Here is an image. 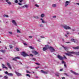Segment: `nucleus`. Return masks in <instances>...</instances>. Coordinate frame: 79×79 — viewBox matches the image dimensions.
Wrapping results in <instances>:
<instances>
[{
  "mask_svg": "<svg viewBox=\"0 0 79 79\" xmlns=\"http://www.w3.org/2000/svg\"><path fill=\"white\" fill-rule=\"evenodd\" d=\"M72 54H75V55H77L79 56V52H69L68 53H66V55L68 56H73Z\"/></svg>",
  "mask_w": 79,
  "mask_h": 79,
  "instance_id": "nucleus-1",
  "label": "nucleus"
},
{
  "mask_svg": "<svg viewBox=\"0 0 79 79\" xmlns=\"http://www.w3.org/2000/svg\"><path fill=\"white\" fill-rule=\"evenodd\" d=\"M62 27L66 30H67V29H71V28L69 26H68L67 25H62Z\"/></svg>",
  "mask_w": 79,
  "mask_h": 79,
  "instance_id": "nucleus-2",
  "label": "nucleus"
},
{
  "mask_svg": "<svg viewBox=\"0 0 79 79\" xmlns=\"http://www.w3.org/2000/svg\"><path fill=\"white\" fill-rule=\"evenodd\" d=\"M49 48L50 49L51 52H55V50L54 49V48L51 46H49Z\"/></svg>",
  "mask_w": 79,
  "mask_h": 79,
  "instance_id": "nucleus-3",
  "label": "nucleus"
},
{
  "mask_svg": "<svg viewBox=\"0 0 79 79\" xmlns=\"http://www.w3.org/2000/svg\"><path fill=\"white\" fill-rule=\"evenodd\" d=\"M49 48V46L48 45H45V47L43 48V51H45L47 50L48 48Z\"/></svg>",
  "mask_w": 79,
  "mask_h": 79,
  "instance_id": "nucleus-4",
  "label": "nucleus"
},
{
  "mask_svg": "<svg viewBox=\"0 0 79 79\" xmlns=\"http://www.w3.org/2000/svg\"><path fill=\"white\" fill-rule=\"evenodd\" d=\"M5 73L6 74H7L8 76H13V73H8L7 71L5 72Z\"/></svg>",
  "mask_w": 79,
  "mask_h": 79,
  "instance_id": "nucleus-5",
  "label": "nucleus"
},
{
  "mask_svg": "<svg viewBox=\"0 0 79 79\" xmlns=\"http://www.w3.org/2000/svg\"><path fill=\"white\" fill-rule=\"evenodd\" d=\"M22 55L24 57H26V56H29L26 53L24 52H23L22 53Z\"/></svg>",
  "mask_w": 79,
  "mask_h": 79,
  "instance_id": "nucleus-6",
  "label": "nucleus"
},
{
  "mask_svg": "<svg viewBox=\"0 0 79 79\" xmlns=\"http://www.w3.org/2000/svg\"><path fill=\"white\" fill-rule=\"evenodd\" d=\"M57 58L59 59L60 60H63V59H64V57L60 55H58L57 56Z\"/></svg>",
  "mask_w": 79,
  "mask_h": 79,
  "instance_id": "nucleus-7",
  "label": "nucleus"
},
{
  "mask_svg": "<svg viewBox=\"0 0 79 79\" xmlns=\"http://www.w3.org/2000/svg\"><path fill=\"white\" fill-rule=\"evenodd\" d=\"M12 22L13 24L15 26H17V23H16V21L15 20H13L12 21Z\"/></svg>",
  "mask_w": 79,
  "mask_h": 79,
  "instance_id": "nucleus-8",
  "label": "nucleus"
},
{
  "mask_svg": "<svg viewBox=\"0 0 79 79\" xmlns=\"http://www.w3.org/2000/svg\"><path fill=\"white\" fill-rule=\"evenodd\" d=\"M70 72H71L73 74H75V75H77V76H78V75H79V73H76L73 70H70Z\"/></svg>",
  "mask_w": 79,
  "mask_h": 79,
  "instance_id": "nucleus-9",
  "label": "nucleus"
},
{
  "mask_svg": "<svg viewBox=\"0 0 79 79\" xmlns=\"http://www.w3.org/2000/svg\"><path fill=\"white\" fill-rule=\"evenodd\" d=\"M15 74L17 75V76H22V75H21V74L19 73V72H15Z\"/></svg>",
  "mask_w": 79,
  "mask_h": 79,
  "instance_id": "nucleus-10",
  "label": "nucleus"
},
{
  "mask_svg": "<svg viewBox=\"0 0 79 79\" xmlns=\"http://www.w3.org/2000/svg\"><path fill=\"white\" fill-rule=\"evenodd\" d=\"M69 3H70V2L69 1H67L65 2V6L66 7V6H67L69 4Z\"/></svg>",
  "mask_w": 79,
  "mask_h": 79,
  "instance_id": "nucleus-11",
  "label": "nucleus"
},
{
  "mask_svg": "<svg viewBox=\"0 0 79 79\" xmlns=\"http://www.w3.org/2000/svg\"><path fill=\"white\" fill-rule=\"evenodd\" d=\"M41 72L42 73H43L44 74H48V71L45 72V71H44L43 70H42L41 71Z\"/></svg>",
  "mask_w": 79,
  "mask_h": 79,
  "instance_id": "nucleus-12",
  "label": "nucleus"
},
{
  "mask_svg": "<svg viewBox=\"0 0 79 79\" xmlns=\"http://www.w3.org/2000/svg\"><path fill=\"white\" fill-rule=\"evenodd\" d=\"M7 64L8 66V67L10 69H11V67L10 65V63L7 62Z\"/></svg>",
  "mask_w": 79,
  "mask_h": 79,
  "instance_id": "nucleus-13",
  "label": "nucleus"
},
{
  "mask_svg": "<svg viewBox=\"0 0 79 79\" xmlns=\"http://www.w3.org/2000/svg\"><path fill=\"white\" fill-rule=\"evenodd\" d=\"M2 66L3 67V69L5 68L6 69H8V68H7V67H6L5 66V65L4 64H2Z\"/></svg>",
  "mask_w": 79,
  "mask_h": 79,
  "instance_id": "nucleus-14",
  "label": "nucleus"
},
{
  "mask_svg": "<svg viewBox=\"0 0 79 79\" xmlns=\"http://www.w3.org/2000/svg\"><path fill=\"white\" fill-rule=\"evenodd\" d=\"M33 53H34V54H35V55H37L38 54V52H37L36 51H33L32 52Z\"/></svg>",
  "mask_w": 79,
  "mask_h": 79,
  "instance_id": "nucleus-15",
  "label": "nucleus"
},
{
  "mask_svg": "<svg viewBox=\"0 0 79 79\" xmlns=\"http://www.w3.org/2000/svg\"><path fill=\"white\" fill-rule=\"evenodd\" d=\"M71 41H72V42H74V43H77V41H76V40L74 39H72Z\"/></svg>",
  "mask_w": 79,
  "mask_h": 79,
  "instance_id": "nucleus-16",
  "label": "nucleus"
},
{
  "mask_svg": "<svg viewBox=\"0 0 79 79\" xmlns=\"http://www.w3.org/2000/svg\"><path fill=\"white\" fill-rule=\"evenodd\" d=\"M52 6L53 8H56V4H53L52 5Z\"/></svg>",
  "mask_w": 79,
  "mask_h": 79,
  "instance_id": "nucleus-17",
  "label": "nucleus"
},
{
  "mask_svg": "<svg viewBox=\"0 0 79 79\" xmlns=\"http://www.w3.org/2000/svg\"><path fill=\"white\" fill-rule=\"evenodd\" d=\"M0 52H2V53H5V50H0Z\"/></svg>",
  "mask_w": 79,
  "mask_h": 79,
  "instance_id": "nucleus-18",
  "label": "nucleus"
},
{
  "mask_svg": "<svg viewBox=\"0 0 79 79\" xmlns=\"http://www.w3.org/2000/svg\"><path fill=\"white\" fill-rule=\"evenodd\" d=\"M41 18H44L45 16V14H42L41 16H40Z\"/></svg>",
  "mask_w": 79,
  "mask_h": 79,
  "instance_id": "nucleus-19",
  "label": "nucleus"
},
{
  "mask_svg": "<svg viewBox=\"0 0 79 79\" xmlns=\"http://www.w3.org/2000/svg\"><path fill=\"white\" fill-rule=\"evenodd\" d=\"M73 48H74V49H79V47L77 46L76 47H73Z\"/></svg>",
  "mask_w": 79,
  "mask_h": 79,
  "instance_id": "nucleus-20",
  "label": "nucleus"
},
{
  "mask_svg": "<svg viewBox=\"0 0 79 79\" xmlns=\"http://www.w3.org/2000/svg\"><path fill=\"white\" fill-rule=\"evenodd\" d=\"M40 20H41V21H42V22L43 23H46L44 21V20H43V19H41Z\"/></svg>",
  "mask_w": 79,
  "mask_h": 79,
  "instance_id": "nucleus-21",
  "label": "nucleus"
},
{
  "mask_svg": "<svg viewBox=\"0 0 79 79\" xmlns=\"http://www.w3.org/2000/svg\"><path fill=\"white\" fill-rule=\"evenodd\" d=\"M62 47H63L64 48V49L65 50H67V48L64 47V46H62Z\"/></svg>",
  "mask_w": 79,
  "mask_h": 79,
  "instance_id": "nucleus-22",
  "label": "nucleus"
},
{
  "mask_svg": "<svg viewBox=\"0 0 79 79\" xmlns=\"http://www.w3.org/2000/svg\"><path fill=\"white\" fill-rule=\"evenodd\" d=\"M29 48H31V49H32L33 50H34V48L32 46H29Z\"/></svg>",
  "mask_w": 79,
  "mask_h": 79,
  "instance_id": "nucleus-23",
  "label": "nucleus"
},
{
  "mask_svg": "<svg viewBox=\"0 0 79 79\" xmlns=\"http://www.w3.org/2000/svg\"><path fill=\"white\" fill-rule=\"evenodd\" d=\"M35 6H36V7H37V8H39V6L37 4H35Z\"/></svg>",
  "mask_w": 79,
  "mask_h": 79,
  "instance_id": "nucleus-24",
  "label": "nucleus"
},
{
  "mask_svg": "<svg viewBox=\"0 0 79 79\" xmlns=\"http://www.w3.org/2000/svg\"><path fill=\"white\" fill-rule=\"evenodd\" d=\"M40 26L41 27H44V25H43L42 24H40Z\"/></svg>",
  "mask_w": 79,
  "mask_h": 79,
  "instance_id": "nucleus-25",
  "label": "nucleus"
},
{
  "mask_svg": "<svg viewBox=\"0 0 79 79\" xmlns=\"http://www.w3.org/2000/svg\"><path fill=\"white\" fill-rule=\"evenodd\" d=\"M25 7H26V8H28V7H29V5H25Z\"/></svg>",
  "mask_w": 79,
  "mask_h": 79,
  "instance_id": "nucleus-26",
  "label": "nucleus"
},
{
  "mask_svg": "<svg viewBox=\"0 0 79 79\" xmlns=\"http://www.w3.org/2000/svg\"><path fill=\"white\" fill-rule=\"evenodd\" d=\"M3 16L4 17H7V18L8 17V15H4Z\"/></svg>",
  "mask_w": 79,
  "mask_h": 79,
  "instance_id": "nucleus-27",
  "label": "nucleus"
},
{
  "mask_svg": "<svg viewBox=\"0 0 79 79\" xmlns=\"http://www.w3.org/2000/svg\"><path fill=\"white\" fill-rule=\"evenodd\" d=\"M15 2L16 3H18V0H15Z\"/></svg>",
  "mask_w": 79,
  "mask_h": 79,
  "instance_id": "nucleus-28",
  "label": "nucleus"
},
{
  "mask_svg": "<svg viewBox=\"0 0 79 79\" xmlns=\"http://www.w3.org/2000/svg\"><path fill=\"white\" fill-rule=\"evenodd\" d=\"M59 75H60V74H59V73H56V76H59Z\"/></svg>",
  "mask_w": 79,
  "mask_h": 79,
  "instance_id": "nucleus-29",
  "label": "nucleus"
},
{
  "mask_svg": "<svg viewBox=\"0 0 79 79\" xmlns=\"http://www.w3.org/2000/svg\"><path fill=\"white\" fill-rule=\"evenodd\" d=\"M4 77V79H8V77H7V76H5Z\"/></svg>",
  "mask_w": 79,
  "mask_h": 79,
  "instance_id": "nucleus-30",
  "label": "nucleus"
},
{
  "mask_svg": "<svg viewBox=\"0 0 79 79\" xmlns=\"http://www.w3.org/2000/svg\"><path fill=\"white\" fill-rule=\"evenodd\" d=\"M13 60H14V61H16V57L15 58H14L12 59Z\"/></svg>",
  "mask_w": 79,
  "mask_h": 79,
  "instance_id": "nucleus-31",
  "label": "nucleus"
},
{
  "mask_svg": "<svg viewBox=\"0 0 79 79\" xmlns=\"http://www.w3.org/2000/svg\"><path fill=\"white\" fill-rule=\"evenodd\" d=\"M34 18H35L36 19H38L39 18V17L37 16H35Z\"/></svg>",
  "mask_w": 79,
  "mask_h": 79,
  "instance_id": "nucleus-32",
  "label": "nucleus"
},
{
  "mask_svg": "<svg viewBox=\"0 0 79 79\" xmlns=\"http://www.w3.org/2000/svg\"><path fill=\"white\" fill-rule=\"evenodd\" d=\"M27 76H28V77H31V75H29V74H26Z\"/></svg>",
  "mask_w": 79,
  "mask_h": 79,
  "instance_id": "nucleus-33",
  "label": "nucleus"
},
{
  "mask_svg": "<svg viewBox=\"0 0 79 79\" xmlns=\"http://www.w3.org/2000/svg\"><path fill=\"white\" fill-rule=\"evenodd\" d=\"M16 59H20V57H15Z\"/></svg>",
  "mask_w": 79,
  "mask_h": 79,
  "instance_id": "nucleus-34",
  "label": "nucleus"
},
{
  "mask_svg": "<svg viewBox=\"0 0 79 79\" xmlns=\"http://www.w3.org/2000/svg\"><path fill=\"white\" fill-rule=\"evenodd\" d=\"M62 64H65L66 63H65V62H64V61H62Z\"/></svg>",
  "mask_w": 79,
  "mask_h": 79,
  "instance_id": "nucleus-35",
  "label": "nucleus"
},
{
  "mask_svg": "<svg viewBox=\"0 0 79 79\" xmlns=\"http://www.w3.org/2000/svg\"><path fill=\"white\" fill-rule=\"evenodd\" d=\"M66 33L67 34H69V31H66Z\"/></svg>",
  "mask_w": 79,
  "mask_h": 79,
  "instance_id": "nucleus-36",
  "label": "nucleus"
},
{
  "mask_svg": "<svg viewBox=\"0 0 79 79\" xmlns=\"http://www.w3.org/2000/svg\"><path fill=\"white\" fill-rule=\"evenodd\" d=\"M17 32H18V33H20V31L18 30H17Z\"/></svg>",
  "mask_w": 79,
  "mask_h": 79,
  "instance_id": "nucleus-37",
  "label": "nucleus"
},
{
  "mask_svg": "<svg viewBox=\"0 0 79 79\" xmlns=\"http://www.w3.org/2000/svg\"><path fill=\"white\" fill-rule=\"evenodd\" d=\"M41 38H42V39H44V38H45V37L44 36H40Z\"/></svg>",
  "mask_w": 79,
  "mask_h": 79,
  "instance_id": "nucleus-38",
  "label": "nucleus"
},
{
  "mask_svg": "<svg viewBox=\"0 0 79 79\" xmlns=\"http://www.w3.org/2000/svg\"><path fill=\"white\" fill-rule=\"evenodd\" d=\"M9 47L10 48H13V46H12L11 45H9Z\"/></svg>",
  "mask_w": 79,
  "mask_h": 79,
  "instance_id": "nucleus-39",
  "label": "nucleus"
},
{
  "mask_svg": "<svg viewBox=\"0 0 79 79\" xmlns=\"http://www.w3.org/2000/svg\"><path fill=\"white\" fill-rule=\"evenodd\" d=\"M16 50L17 51H19V48H16Z\"/></svg>",
  "mask_w": 79,
  "mask_h": 79,
  "instance_id": "nucleus-40",
  "label": "nucleus"
},
{
  "mask_svg": "<svg viewBox=\"0 0 79 79\" xmlns=\"http://www.w3.org/2000/svg\"><path fill=\"white\" fill-rule=\"evenodd\" d=\"M71 30H72V31H75V28H74V29H71Z\"/></svg>",
  "mask_w": 79,
  "mask_h": 79,
  "instance_id": "nucleus-41",
  "label": "nucleus"
},
{
  "mask_svg": "<svg viewBox=\"0 0 79 79\" xmlns=\"http://www.w3.org/2000/svg\"><path fill=\"white\" fill-rule=\"evenodd\" d=\"M26 71H27V73H31V72H29V71L27 70Z\"/></svg>",
  "mask_w": 79,
  "mask_h": 79,
  "instance_id": "nucleus-42",
  "label": "nucleus"
},
{
  "mask_svg": "<svg viewBox=\"0 0 79 79\" xmlns=\"http://www.w3.org/2000/svg\"><path fill=\"white\" fill-rule=\"evenodd\" d=\"M7 3H8V4H9V5H11V2H8Z\"/></svg>",
  "mask_w": 79,
  "mask_h": 79,
  "instance_id": "nucleus-43",
  "label": "nucleus"
},
{
  "mask_svg": "<svg viewBox=\"0 0 79 79\" xmlns=\"http://www.w3.org/2000/svg\"><path fill=\"white\" fill-rule=\"evenodd\" d=\"M9 34H11V35H12V32H9Z\"/></svg>",
  "mask_w": 79,
  "mask_h": 79,
  "instance_id": "nucleus-44",
  "label": "nucleus"
},
{
  "mask_svg": "<svg viewBox=\"0 0 79 79\" xmlns=\"http://www.w3.org/2000/svg\"><path fill=\"white\" fill-rule=\"evenodd\" d=\"M31 60H34V61H35V60H36L35 59V58H33L32 59H31Z\"/></svg>",
  "mask_w": 79,
  "mask_h": 79,
  "instance_id": "nucleus-45",
  "label": "nucleus"
},
{
  "mask_svg": "<svg viewBox=\"0 0 79 79\" xmlns=\"http://www.w3.org/2000/svg\"><path fill=\"white\" fill-rule=\"evenodd\" d=\"M29 38H32V36H29Z\"/></svg>",
  "mask_w": 79,
  "mask_h": 79,
  "instance_id": "nucleus-46",
  "label": "nucleus"
},
{
  "mask_svg": "<svg viewBox=\"0 0 79 79\" xmlns=\"http://www.w3.org/2000/svg\"><path fill=\"white\" fill-rule=\"evenodd\" d=\"M36 69H38V68H39V67H36L35 68Z\"/></svg>",
  "mask_w": 79,
  "mask_h": 79,
  "instance_id": "nucleus-47",
  "label": "nucleus"
},
{
  "mask_svg": "<svg viewBox=\"0 0 79 79\" xmlns=\"http://www.w3.org/2000/svg\"><path fill=\"white\" fill-rule=\"evenodd\" d=\"M52 17H53V18H56V16H53Z\"/></svg>",
  "mask_w": 79,
  "mask_h": 79,
  "instance_id": "nucleus-48",
  "label": "nucleus"
},
{
  "mask_svg": "<svg viewBox=\"0 0 79 79\" xmlns=\"http://www.w3.org/2000/svg\"><path fill=\"white\" fill-rule=\"evenodd\" d=\"M30 56H33V55H32V54H31L30 55Z\"/></svg>",
  "mask_w": 79,
  "mask_h": 79,
  "instance_id": "nucleus-49",
  "label": "nucleus"
},
{
  "mask_svg": "<svg viewBox=\"0 0 79 79\" xmlns=\"http://www.w3.org/2000/svg\"><path fill=\"white\" fill-rule=\"evenodd\" d=\"M18 4H19V5H22V4H21V3H18Z\"/></svg>",
  "mask_w": 79,
  "mask_h": 79,
  "instance_id": "nucleus-50",
  "label": "nucleus"
},
{
  "mask_svg": "<svg viewBox=\"0 0 79 79\" xmlns=\"http://www.w3.org/2000/svg\"><path fill=\"white\" fill-rule=\"evenodd\" d=\"M20 2H23V0H19Z\"/></svg>",
  "mask_w": 79,
  "mask_h": 79,
  "instance_id": "nucleus-51",
  "label": "nucleus"
},
{
  "mask_svg": "<svg viewBox=\"0 0 79 79\" xmlns=\"http://www.w3.org/2000/svg\"><path fill=\"white\" fill-rule=\"evenodd\" d=\"M23 44L24 45H27V44L26 43H24Z\"/></svg>",
  "mask_w": 79,
  "mask_h": 79,
  "instance_id": "nucleus-52",
  "label": "nucleus"
},
{
  "mask_svg": "<svg viewBox=\"0 0 79 79\" xmlns=\"http://www.w3.org/2000/svg\"><path fill=\"white\" fill-rule=\"evenodd\" d=\"M64 66L65 68H66V65H65V64H64Z\"/></svg>",
  "mask_w": 79,
  "mask_h": 79,
  "instance_id": "nucleus-53",
  "label": "nucleus"
},
{
  "mask_svg": "<svg viewBox=\"0 0 79 79\" xmlns=\"http://www.w3.org/2000/svg\"><path fill=\"white\" fill-rule=\"evenodd\" d=\"M62 79H65V78L64 77H62Z\"/></svg>",
  "mask_w": 79,
  "mask_h": 79,
  "instance_id": "nucleus-54",
  "label": "nucleus"
},
{
  "mask_svg": "<svg viewBox=\"0 0 79 79\" xmlns=\"http://www.w3.org/2000/svg\"><path fill=\"white\" fill-rule=\"evenodd\" d=\"M36 64H37V65H40V64L38 63H36Z\"/></svg>",
  "mask_w": 79,
  "mask_h": 79,
  "instance_id": "nucleus-55",
  "label": "nucleus"
},
{
  "mask_svg": "<svg viewBox=\"0 0 79 79\" xmlns=\"http://www.w3.org/2000/svg\"><path fill=\"white\" fill-rule=\"evenodd\" d=\"M65 75H66V76H68V74H67V73H65Z\"/></svg>",
  "mask_w": 79,
  "mask_h": 79,
  "instance_id": "nucleus-56",
  "label": "nucleus"
},
{
  "mask_svg": "<svg viewBox=\"0 0 79 79\" xmlns=\"http://www.w3.org/2000/svg\"><path fill=\"white\" fill-rule=\"evenodd\" d=\"M63 71V69H61L60 70V71Z\"/></svg>",
  "mask_w": 79,
  "mask_h": 79,
  "instance_id": "nucleus-57",
  "label": "nucleus"
},
{
  "mask_svg": "<svg viewBox=\"0 0 79 79\" xmlns=\"http://www.w3.org/2000/svg\"><path fill=\"white\" fill-rule=\"evenodd\" d=\"M37 40L38 42H40V40Z\"/></svg>",
  "mask_w": 79,
  "mask_h": 79,
  "instance_id": "nucleus-58",
  "label": "nucleus"
},
{
  "mask_svg": "<svg viewBox=\"0 0 79 79\" xmlns=\"http://www.w3.org/2000/svg\"><path fill=\"white\" fill-rule=\"evenodd\" d=\"M3 76L2 75H0V77H2Z\"/></svg>",
  "mask_w": 79,
  "mask_h": 79,
  "instance_id": "nucleus-59",
  "label": "nucleus"
},
{
  "mask_svg": "<svg viewBox=\"0 0 79 79\" xmlns=\"http://www.w3.org/2000/svg\"><path fill=\"white\" fill-rule=\"evenodd\" d=\"M6 2H8V0H6Z\"/></svg>",
  "mask_w": 79,
  "mask_h": 79,
  "instance_id": "nucleus-60",
  "label": "nucleus"
},
{
  "mask_svg": "<svg viewBox=\"0 0 79 79\" xmlns=\"http://www.w3.org/2000/svg\"><path fill=\"white\" fill-rule=\"evenodd\" d=\"M25 7V5L22 7V8H24Z\"/></svg>",
  "mask_w": 79,
  "mask_h": 79,
  "instance_id": "nucleus-61",
  "label": "nucleus"
},
{
  "mask_svg": "<svg viewBox=\"0 0 79 79\" xmlns=\"http://www.w3.org/2000/svg\"><path fill=\"white\" fill-rule=\"evenodd\" d=\"M65 35V37H68V36H67V35Z\"/></svg>",
  "mask_w": 79,
  "mask_h": 79,
  "instance_id": "nucleus-62",
  "label": "nucleus"
},
{
  "mask_svg": "<svg viewBox=\"0 0 79 79\" xmlns=\"http://www.w3.org/2000/svg\"><path fill=\"white\" fill-rule=\"evenodd\" d=\"M65 43H71L70 42H65Z\"/></svg>",
  "mask_w": 79,
  "mask_h": 79,
  "instance_id": "nucleus-63",
  "label": "nucleus"
},
{
  "mask_svg": "<svg viewBox=\"0 0 79 79\" xmlns=\"http://www.w3.org/2000/svg\"><path fill=\"white\" fill-rule=\"evenodd\" d=\"M77 5H79V3H77Z\"/></svg>",
  "mask_w": 79,
  "mask_h": 79,
  "instance_id": "nucleus-64",
  "label": "nucleus"
}]
</instances>
